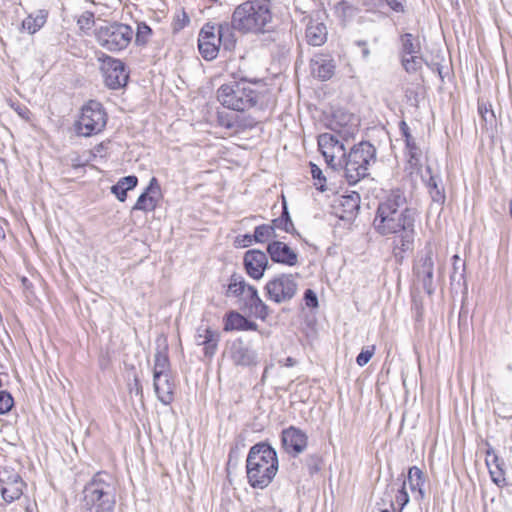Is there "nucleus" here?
<instances>
[{
  "label": "nucleus",
  "instance_id": "nucleus-1",
  "mask_svg": "<svg viewBox=\"0 0 512 512\" xmlns=\"http://www.w3.org/2000/svg\"><path fill=\"white\" fill-rule=\"evenodd\" d=\"M417 211L406 206L401 190H393L378 204L373 227L382 236L396 235V248L402 252L413 249Z\"/></svg>",
  "mask_w": 512,
  "mask_h": 512
},
{
  "label": "nucleus",
  "instance_id": "nucleus-2",
  "mask_svg": "<svg viewBox=\"0 0 512 512\" xmlns=\"http://www.w3.org/2000/svg\"><path fill=\"white\" fill-rule=\"evenodd\" d=\"M116 491V483L112 475L105 471L95 473L82 490L83 512H114Z\"/></svg>",
  "mask_w": 512,
  "mask_h": 512
},
{
  "label": "nucleus",
  "instance_id": "nucleus-3",
  "mask_svg": "<svg viewBox=\"0 0 512 512\" xmlns=\"http://www.w3.org/2000/svg\"><path fill=\"white\" fill-rule=\"evenodd\" d=\"M277 471L278 457L272 446L260 442L250 448L246 459V473L248 483L253 488H266L276 476Z\"/></svg>",
  "mask_w": 512,
  "mask_h": 512
},
{
  "label": "nucleus",
  "instance_id": "nucleus-4",
  "mask_svg": "<svg viewBox=\"0 0 512 512\" xmlns=\"http://www.w3.org/2000/svg\"><path fill=\"white\" fill-rule=\"evenodd\" d=\"M233 27L242 34L269 32L273 14L269 0H250L238 5L233 14Z\"/></svg>",
  "mask_w": 512,
  "mask_h": 512
},
{
  "label": "nucleus",
  "instance_id": "nucleus-5",
  "mask_svg": "<svg viewBox=\"0 0 512 512\" xmlns=\"http://www.w3.org/2000/svg\"><path fill=\"white\" fill-rule=\"evenodd\" d=\"M260 98V93L245 79L225 83L217 90L218 101L224 107L235 111L243 112L256 107Z\"/></svg>",
  "mask_w": 512,
  "mask_h": 512
},
{
  "label": "nucleus",
  "instance_id": "nucleus-6",
  "mask_svg": "<svg viewBox=\"0 0 512 512\" xmlns=\"http://www.w3.org/2000/svg\"><path fill=\"white\" fill-rule=\"evenodd\" d=\"M376 162V148L368 141L354 145L343 160L344 176L350 185L368 175L369 166Z\"/></svg>",
  "mask_w": 512,
  "mask_h": 512
},
{
  "label": "nucleus",
  "instance_id": "nucleus-7",
  "mask_svg": "<svg viewBox=\"0 0 512 512\" xmlns=\"http://www.w3.org/2000/svg\"><path fill=\"white\" fill-rule=\"evenodd\" d=\"M97 43L110 52H118L128 47L132 38V28L120 22H104L95 29Z\"/></svg>",
  "mask_w": 512,
  "mask_h": 512
},
{
  "label": "nucleus",
  "instance_id": "nucleus-8",
  "mask_svg": "<svg viewBox=\"0 0 512 512\" xmlns=\"http://www.w3.org/2000/svg\"><path fill=\"white\" fill-rule=\"evenodd\" d=\"M107 114L101 103L90 100L82 107L81 115L75 123L78 135L89 137L100 133L106 126Z\"/></svg>",
  "mask_w": 512,
  "mask_h": 512
},
{
  "label": "nucleus",
  "instance_id": "nucleus-9",
  "mask_svg": "<svg viewBox=\"0 0 512 512\" xmlns=\"http://www.w3.org/2000/svg\"><path fill=\"white\" fill-rule=\"evenodd\" d=\"M295 278V275L285 273L274 276L264 287L266 297L277 304L289 302L298 290Z\"/></svg>",
  "mask_w": 512,
  "mask_h": 512
},
{
  "label": "nucleus",
  "instance_id": "nucleus-10",
  "mask_svg": "<svg viewBox=\"0 0 512 512\" xmlns=\"http://www.w3.org/2000/svg\"><path fill=\"white\" fill-rule=\"evenodd\" d=\"M318 147L331 169L339 170L342 168L343 160L346 158V149L335 135L330 133L320 134Z\"/></svg>",
  "mask_w": 512,
  "mask_h": 512
},
{
  "label": "nucleus",
  "instance_id": "nucleus-11",
  "mask_svg": "<svg viewBox=\"0 0 512 512\" xmlns=\"http://www.w3.org/2000/svg\"><path fill=\"white\" fill-rule=\"evenodd\" d=\"M433 270V251L430 246H427L418 254L413 266V272L417 282L422 285L425 292L429 295H432L434 292Z\"/></svg>",
  "mask_w": 512,
  "mask_h": 512
},
{
  "label": "nucleus",
  "instance_id": "nucleus-12",
  "mask_svg": "<svg viewBox=\"0 0 512 512\" xmlns=\"http://www.w3.org/2000/svg\"><path fill=\"white\" fill-rule=\"evenodd\" d=\"M100 60L102 62L101 71L106 86L114 90L124 87L129 78L125 64L121 60L108 55H104Z\"/></svg>",
  "mask_w": 512,
  "mask_h": 512
},
{
  "label": "nucleus",
  "instance_id": "nucleus-13",
  "mask_svg": "<svg viewBox=\"0 0 512 512\" xmlns=\"http://www.w3.org/2000/svg\"><path fill=\"white\" fill-rule=\"evenodd\" d=\"M221 45L217 44L216 25L207 23L203 26L198 37V49L201 56L208 61L215 59Z\"/></svg>",
  "mask_w": 512,
  "mask_h": 512
},
{
  "label": "nucleus",
  "instance_id": "nucleus-14",
  "mask_svg": "<svg viewBox=\"0 0 512 512\" xmlns=\"http://www.w3.org/2000/svg\"><path fill=\"white\" fill-rule=\"evenodd\" d=\"M281 442L284 450L295 457L306 449L308 437L299 428L290 426L282 431Z\"/></svg>",
  "mask_w": 512,
  "mask_h": 512
},
{
  "label": "nucleus",
  "instance_id": "nucleus-15",
  "mask_svg": "<svg viewBox=\"0 0 512 512\" xmlns=\"http://www.w3.org/2000/svg\"><path fill=\"white\" fill-rule=\"evenodd\" d=\"M243 264L247 274L255 280L261 279L269 266L266 253L256 249L248 250L244 254Z\"/></svg>",
  "mask_w": 512,
  "mask_h": 512
},
{
  "label": "nucleus",
  "instance_id": "nucleus-16",
  "mask_svg": "<svg viewBox=\"0 0 512 512\" xmlns=\"http://www.w3.org/2000/svg\"><path fill=\"white\" fill-rule=\"evenodd\" d=\"M267 253L275 263L295 266L298 263V253L282 241L273 240L267 245Z\"/></svg>",
  "mask_w": 512,
  "mask_h": 512
},
{
  "label": "nucleus",
  "instance_id": "nucleus-17",
  "mask_svg": "<svg viewBox=\"0 0 512 512\" xmlns=\"http://www.w3.org/2000/svg\"><path fill=\"white\" fill-rule=\"evenodd\" d=\"M240 299L243 302L241 306L248 309L257 318L265 320L268 317L269 307L259 297L256 287L248 285Z\"/></svg>",
  "mask_w": 512,
  "mask_h": 512
},
{
  "label": "nucleus",
  "instance_id": "nucleus-18",
  "mask_svg": "<svg viewBox=\"0 0 512 512\" xmlns=\"http://www.w3.org/2000/svg\"><path fill=\"white\" fill-rule=\"evenodd\" d=\"M485 445L487 449L485 451V463L488 467L489 474L491 476V480L499 487H502L506 484V479L504 476V461L498 457L495 453L493 447L486 442Z\"/></svg>",
  "mask_w": 512,
  "mask_h": 512
},
{
  "label": "nucleus",
  "instance_id": "nucleus-19",
  "mask_svg": "<svg viewBox=\"0 0 512 512\" xmlns=\"http://www.w3.org/2000/svg\"><path fill=\"white\" fill-rule=\"evenodd\" d=\"M305 39L311 46H321L327 40V28L318 18L305 17Z\"/></svg>",
  "mask_w": 512,
  "mask_h": 512
},
{
  "label": "nucleus",
  "instance_id": "nucleus-20",
  "mask_svg": "<svg viewBox=\"0 0 512 512\" xmlns=\"http://www.w3.org/2000/svg\"><path fill=\"white\" fill-rule=\"evenodd\" d=\"M160 192V185L155 177H152L145 191L138 197L132 210L151 212L155 210L158 199L155 197Z\"/></svg>",
  "mask_w": 512,
  "mask_h": 512
},
{
  "label": "nucleus",
  "instance_id": "nucleus-21",
  "mask_svg": "<svg viewBox=\"0 0 512 512\" xmlns=\"http://www.w3.org/2000/svg\"><path fill=\"white\" fill-rule=\"evenodd\" d=\"M395 493L394 506L397 505V512H402L404 507L409 503L410 497L406 489L405 475L401 474L396 480L387 485L385 495L392 499L391 494Z\"/></svg>",
  "mask_w": 512,
  "mask_h": 512
},
{
  "label": "nucleus",
  "instance_id": "nucleus-22",
  "mask_svg": "<svg viewBox=\"0 0 512 512\" xmlns=\"http://www.w3.org/2000/svg\"><path fill=\"white\" fill-rule=\"evenodd\" d=\"M313 74L319 79L329 80L335 73V62L330 55L317 54L311 60Z\"/></svg>",
  "mask_w": 512,
  "mask_h": 512
},
{
  "label": "nucleus",
  "instance_id": "nucleus-23",
  "mask_svg": "<svg viewBox=\"0 0 512 512\" xmlns=\"http://www.w3.org/2000/svg\"><path fill=\"white\" fill-rule=\"evenodd\" d=\"M406 485L408 484L410 490L414 495V500L421 502L425 498L424 484L426 481L425 474L417 466H412L408 470L407 476H405Z\"/></svg>",
  "mask_w": 512,
  "mask_h": 512
},
{
  "label": "nucleus",
  "instance_id": "nucleus-24",
  "mask_svg": "<svg viewBox=\"0 0 512 512\" xmlns=\"http://www.w3.org/2000/svg\"><path fill=\"white\" fill-rule=\"evenodd\" d=\"M154 391L158 400L164 405H170L174 400L175 384L172 376L153 379Z\"/></svg>",
  "mask_w": 512,
  "mask_h": 512
},
{
  "label": "nucleus",
  "instance_id": "nucleus-25",
  "mask_svg": "<svg viewBox=\"0 0 512 512\" xmlns=\"http://www.w3.org/2000/svg\"><path fill=\"white\" fill-rule=\"evenodd\" d=\"M234 30L236 29L233 27V16L230 23L223 22L216 26L217 44H220L226 51H231L235 48L236 37Z\"/></svg>",
  "mask_w": 512,
  "mask_h": 512
},
{
  "label": "nucleus",
  "instance_id": "nucleus-26",
  "mask_svg": "<svg viewBox=\"0 0 512 512\" xmlns=\"http://www.w3.org/2000/svg\"><path fill=\"white\" fill-rule=\"evenodd\" d=\"M339 207L342 209L341 219L349 220L353 218L360 209V195L352 191L349 194L342 195L339 199Z\"/></svg>",
  "mask_w": 512,
  "mask_h": 512
},
{
  "label": "nucleus",
  "instance_id": "nucleus-27",
  "mask_svg": "<svg viewBox=\"0 0 512 512\" xmlns=\"http://www.w3.org/2000/svg\"><path fill=\"white\" fill-rule=\"evenodd\" d=\"M23 485V481L19 475H14L11 477V480L7 483H3L1 487V494L3 499L8 503L19 499L23 493Z\"/></svg>",
  "mask_w": 512,
  "mask_h": 512
},
{
  "label": "nucleus",
  "instance_id": "nucleus-28",
  "mask_svg": "<svg viewBox=\"0 0 512 512\" xmlns=\"http://www.w3.org/2000/svg\"><path fill=\"white\" fill-rule=\"evenodd\" d=\"M402 136L405 138L406 148L409 153V162L412 165H417L421 156V151L416 145L414 138L410 133V128L405 121H401L399 124Z\"/></svg>",
  "mask_w": 512,
  "mask_h": 512
},
{
  "label": "nucleus",
  "instance_id": "nucleus-29",
  "mask_svg": "<svg viewBox=\"0 0 512 512\" xmlns=\"http://www.w3.org/2000/svg\"><path fill=\"white\" fill-rule=\"evenodd\" d=\"M138 178L134 175L122 177L115 185L111 187V192L120 202H124L127 197V191L137 186Z\"/></svg>",
  "mask_w": 512,
  "mask_h": 512
},
{
  "label": "nucleus",
  "instance_id": "nucleus-30",
  "mask_svg": "<svg viewBox=\"0 0 512 512\" xmlns=\"http://www.w3.org/2000/svg\"><path fill=\"white\" fill-rule=\"evenodd\" d=\"M195 340L198 345L204 346V352H212L217 348L219 334L209 328L199 329Z\"/></svg>",
  "mask_w": 512,
  "mask_h": 512
},
{
  "label": "nucleus",
  "instance_id": "nucleus-31",
  "mask_svg": "<svg viewBox=\"0 0 512 512\" xmlns=\"http://www.w3.org/2000/svg\"><path fill=\"white\" fill-rule=\"evenodd\" d=\"M47 20V12L39 10L35 14L28 15L22 21V29L27 31L29 34H34L40 30Z\"/></svg>",
  "mask_w": 512,
  "mask_h": 512
},
{
  "label": "nucleus",
  "instance_id": "nucleus-32",
  "mask_svg": "<svg viewBox=\"0 0 512 512\" xmlns=\"http://www.w3.org/2000/svg\"><path fill=\"white\" fill-rule=\"evenodd\" d=\"M401 41V50L400 55H411V54H420L421 53V45L417 37H415L411 33H405L400 38Z\"/></svg>",
  "mask_w": 512,
  "mask_h": 512
},
{
  "label": "nucleus",
  "instance_id": "nucleus-33",
  "mask_svg": "<svg viewBox=\"0 0 512 512\" xmlns=\"http://www.w3.org/2000/svg\"><path fill=\"white\" fill-rule=\"evenodd\" d=\"M169 375H171V365L168 354H155L153 379Z\"/></svg>",
  "mask_w": 512,
  "mask_h": 512
},
{
  "label": "nucleus",
  "instance_id": "nucleus-34",
  "mask_svg": "<svg viewBox=\"0 0 512 512\" xmlns=\"http://www.w3.org/2000/svg\"><path fill=\"white\" fill-rule=\"evenodd\" d=\"M247 287L248 284L245 282L244 278L241 275L234 273L230 277L226 296L241 298Z\"/></svg>",
  "mask_w": 512,
  "mask_h": 512
},
{
  "label": "nucleus",
  "instance_id": "nucleus-35",
  "mask_svg": "<svg viewBox=\"0 0 512 512\" xmlns=\"http://www.w3.org/2000/svg\"><path fill=\"white\" fill-rule=\"evenodd\" d=\"M439 183L440 180L436 176L430 175V178L427 182V188L432 201L442 205L445 202L446 196L444 189L440 187Z\"/></svg>",
  "mask_w": 512,
  "mask_h": 512
},
{
  "label": "nucleus",
  "instance_id": "nucleus-36",
  "mask_svg": "<svg viewBox=\"0 0 512 512\" xmlns=\"http://www.w3.org/2000/svg\"><path fill=\"white\" fill-rule=\"evenodd\" d=\"M453 271L450 275L451 284L457 283L460 285L462 282L465 284V262H463L458 255L453 258Z\"/></svg>",
  "mask_w": 512,
  "mask_h": 512
},
{
  "label": "nucleus",
  "instance_id": "nucleus-37",
  "mask_svg": "<svg viewBox=\"0 0 512 512\" xmlns=\"http://www.w3.org/2000/svg\"><path fill=\"white\" fill-rule=\"evenodd\" d=\"M276 236L275 227L262 224L255 228L253 238L257 243H266Z\"/></svg>",
  "mask_w": 512,
  "mask_h": 512
},
{
  "label": "nucleus",
  "instance_id": "nucleus-38",
  "mask_svg": "<svg viewBox=\"0 0 512 512\" xmlns=\"http://www.w3.org/2000/svg\"><path fill=\"white\" fill-rule=\"evenodd\" d=\"M423 58L420 54L403 55L401 63L407 73H415L422 67Z\"/></svg>",
  "mask_w": 512,
  "mask_h": 512
},
{
  "label": "nucleus",
  "instance_id": "nucleus-39",
  "mask_svg": "<svg viewBox=\"0 0 512 512\" xmlns=\"http://www.w3.org/2000/svg\"><path fill=\"white\" fill-rule=\"evenodd\" d=\"M244 323H246V317L236 311H231L226 317L225 329L243 330Z\"/></svg>",
  "mask_w": 512,
  "mask_h": 512
},
{
  "label": "nucleus",
  "instance_id": "nucleus-40",
  "mask_svg": "<svg viewBox=\"0 0 512 512\" xmlns=\"http://www.w3.org/2000/svg\"><path fill=\"white\" fill-rule=\"evenodd\" d=\"M151 35H152V29L145 22L138 23L136 34H135V42L137 45H141V46L146 45L148 43Z\"/></svg>",
  "mask_w": 512,
  "mask_h": 512
},
{
  "label": "nucleus",
  "instance_id": "nucleus-41",
  "mask_svg": "<svg viewBox=\"0 0 512 512\" xmlns=\"http://www.w3.org/2000/svg\"><path fill=\"white\" fill-rule=\"evenodd\" d=\"M310 166H311V174H312L313 179L318 181L317 183H315L316 188L319 191L324 192L326 190V188H325L326 178L323 175L322 170L316 164L310 163Z\"/></svg>",
  "mask_w": 512,
  "mask_h": 512
},
{
  "label": "nucleus",
  "instance_id": "nucleus-42",
  "mask_svg": "<svg viewBox=\"0 0 512 512\" xmlns=\"http://www.w3.org/2000/svg\"><path fill=\"white\" fill-rule=\"evenodd\" d=\"M14 401L11 394L7 391H0V414L8 413L13 407Z\"/></svg>",
  "mask_w": 512,
  "mask_h": 512
},
{
  "label": "nucleus",
  "instance_id": "nucleus-43",
  "mask_svg": "<svg viewBox=\"0 0 512 512\" xmlns=\"http://www.w3.org/2000/svg\"><path fill=\"white\" fill-rule=\"evenodd\" d=\"M321 465L322 459L318 455H311L306 459V466L308 467L310 474H314L320 471Z\"/></svg>",
  "mask_w": 512,
  "mask_h": 512
},
{
  "label": "nucleus",
  "instance_id": "nucleus-44",
  "mask_svg": "<svg viewBox=\"0 0 512 512\" xmlns=\"http://www.w3.org/2000/svg\"><path fill=\"white\" fill-rule=\"evenodd\" d=\"M94 24V15L91 12H84L78 19V25L81 29H90Z\"/></svg>",
  "mask_w": 512,
  "mask_h": 512
},
{
  "label": "nucleus",
  "instance_id": "nucleus-45",
  "mask_svg": "<svg viewBox=\"0 0 512 512\" xmlns=\"http://www.w3.org/2000/svg\"><path fill=\"white\" fill-rule=\"evenodd\" d=\"M272 227L276 229L284 230L287 233L295 234V229L292 226H288V222H286L283 218L278 217L272 221Z\"/></svg>",
  "mask_w": 512,
  "mask_h": 512
},
{
  "label": "nucleus",
  "instance_id": "nucleus-46",
  "mask_svg": "<svg viewBox=\"0 0 512 512\" xmlns=\"http://www.w3.org/2000/svg\"><path fill=\"white\" fill-rule=\"evenodd\" d=\"M478 111H479V114L481 115L484 122L492 123L494 121V119H495L494 112H493V110L487 108L486 105L479 104Z\"/></svg>",
  "mask_w": 512,
  "mask_h": 512
},
{
  "label": "nucleus",
  "instance_id": "nucleus-47",
  "mask_svg": "<svg viewBox=\"0 0 512 512\" xmlns=\"http://www.w3.org/2000/svg\"><path fill=\"white\" fill-rule=\"evenodd\" d=\"M234 362L240 365H250L255 363L254 354H232Z\"/></svg>",
  "mask_w": 512,
  "mask_h": 512
},
{
  "label": "nucleus",
  "instance_id": "nucleus-48",
  "mask_svg": "<svg viewBox=\"0 0 512 512\" xmlns=\"http://www.w3.org/2000/svg\"><path fill=\"white\" fill-rule=\"evenodd\" d=\"M304 301L307 307L316 308L318 306V298L312 289H307L304 293Z\"/></svg>",
  "mask_w": 512,
  "mask_h": 512
},
{
  "label": "nucleus",
  "instance_id": "nucleus-49",
  "mask_svg": "<svg viewBox=\"0 0 512 512\" xmlns=\"http://www.w3.org/2000/svg\"><path fill=\"white\" fill-rule=\"evenodd\" d=\"M128 386H129V392L131 394L135 393V395H140V396L143 395L142 385H141L140 380L136 374L133 375V381L131 383H129Z\"/></svg>",
  "mask_w": 512,
  "mask_h": 512
},
{
  "label": "nucleus",
  "instance_id": "nucleus-50",
  "mask_svg": "<svg viewBox=\"0 0 512 512\" xmlns=\"http://www.w3.org/2000/svg\"><path fill=\"white\" fill-rule=\"evenodd\" d=\"M280 217L283 218L286 222H288V226L294 227V224H293L292 219L290 217V213L288 211V207H287V203H286L285 198H283L282 214H281Z\"/></svg>",
  "mask_w": 512,
  "mask_h": 512
},
{
  "label": "nucleus",
  "instance_id": "nucleus-51",
  "mask_svg": "<svg viewBox=\"0 0 512 512\" xmlns=\"http://www.w3.org/2000/svg\"><path fill=\"white\" fill-rule=\"evenodd\" d=\"M387 5L396 12H403L404 6L402 4V0H385Z\"/></svg>",
  "mask_w": 512,
  "mask_h": 512
},
{
  "label": "nucleus",
  "instance_id": "nucleus-52",
  "mask_svg": "<svg viewBox=\"0 0 512 512\" xmlns=\"http://www.w3.org/2000/svg\"><path fill=\"white\" fill-rule=\"evenodd\" d=\"M237 241L242 247H248V246L252 245L253 242H255V240L253 238V234L252 235L245 234L242 236L241 240L239 238H237Z\"/></svg>",
  "mask_w": 512,
  "mask_h": 512
},
{
  "label": "nucleus",
  "instance_id": "nucleus-53",
  "mask_svg": "<svg viewBox=\"0 0 512 512\" xmlns=\"http://www.w3.org/2000/svg\"><path fill=\"white\" fill-rule=\"evenodd\" d=\"M15 111L17 112V114L22 117L23 119H26L28 120L29 119V116H30V110L26 107V106H23V105H17L15 107Z\"/></svg>",
  "mask_w": 512,
  "mask_h": 512
},
{
  "label": "nucleus",
  "instance_id": "nucleus-54",
  "mask_svg": "<svg viewBox=\"0 0 512 512\" xmlns=\"http://www.w3.org/2000/svg\"><path fill=\"white\" fill-rule=\"evenodd\" d=\"M373 512H397L393 499H388V507H377Z\"/></svg>",
  "mask_w": 512,
  "mask_h": 512
},
{
  "label": "nucleus",
  "instance_id": "nucleus-55",
  "mask_svg": "<svg viewBox=\"0 0 512 512\" xmlns=\"http://www.w3.org/2000/svg\"><path fill=\"white\" fill-rule=\"evenodd\" d=\"M373 354H358L356 362L359 366L366 365L372 358Z\"/></svg>",
  "mask_w": 512,
  "mask_h": 512
},
{
  "label": "nucleus",
  "instance_id": "nucleus-56",
  "mask_svg": "<svg viewBox=\"0 0 512 512\" xmlns=\"http://www.w3.org/2000/svg\"><path fill=\"white\" fill-rule=\"evenodd\" d=\"M356 44L362 48L361 52H362V56L363 58H368L369 55H370V50L368 49L367 47V42L366 41H363V40H359L356 42Z\"/></svg>",
  "mask_w": 512,
  "mask_h": 512
},
{
  "label": "nucleus",
  "instance_id": "nucleus-57",
  "mask_svg": "<svg viewBox=\"0 0 512 512\" xmlns=\"http://www.w3.org/2000/svg\"><path fill=\"white\" fill-rule=\"evenodd\" d=\"M157 343H158L157 352H165L167 349L166 339L164 337H158Z\"/></svg>",
  "mask_w": 512,
  "mask_h": 512
},
{
  "label": "nucleus",
  "instance_id": "nucleus-58",
  "mask_svg": "<svg viewBox=\"0 0 512 512\" xmlns=\"http://www.w3.org/2000/svg\"><path fill=\"white\" fill-rule=\"evenodd\" d=\"M257 329V324L253 321H250L246 318V323H244V327H243V330L244 331H248V330H256Z\"/></svg>",
  "mask_w": 512,
  "mask_h": 512
},
{
  "label": "nucleus",
  "instance_id": "nucleus-59",
  "mask_svg": "<svg viewBox=\"0 0 512 512\" xmlns=\"http://www.w3.org/2000/svg\"><path fill=\"white\" fill-rule=\"evenodd\" d=\"M279 363H280V364H283V365H284V366H286V367H293L294 365H296V363H297V362H296V360H295L294 358H292V357H287V358L285 359V361H281V360H279Z\"/></svg>",
  "mask_w": 512,
  "mask_h": 512
},
{
  "label": "nucleus",
  "instance_id": "nucleus-60",
  "mask_svg": "<svg viewBox=\"0 0 512 512\" xmlns=\"http://www.w3.org/2000/svg\"><path fill=\"white\" fill-rule=\"evenodd\" d=\"M21 283L25 290H30L32 288V283L26 277L21 278Z\"/></svg>",
  "mask_w": 512,
  "mask_h": 512
},
{
  "label": "nucleus",
  "instance_id": "nucleus-61",
  "mask_svg": "<svg viewBox=\"0 0 512 512\" xmlns=\"http://www.w3.org/2000/svg\"><path fill=\"white\" fill-rule=\"evenodd\" d=\"M276 36H277V38H278V39H280V38H281V36H284V33H282V34H281V33L277 32V33H276Z\"/></svg>",
  "mask_w": 512,
  "mask_h": 512
},
{
  "label": "nucleus",
  "instance_id": "nucleus-62",
  "mask_svg": "<svg viewBox=\"0 0 512 512\" xmlns=\"http://www.w3.org/2000/svg\"><path fill=\"white\" fill-rule=\"evenodd\" d=\"M211 2H219L220 4H222V1L221 0H210Z\"/></svg>",
  "mask_w": 512,
  "mask_h": 512
},
{
  "label": "nucleus",
  "instance_id": "nucleus-63",
  "mask_svg": "<svg viewBox=\"0 0 512 512\" xmlns=\"http://www.w3.org/2000/svg\"><path fill=\"white\" fill-rule=\"evenodd\" d=\"M510 213H511V217H512V201H511V204H510Z\"/></svg>",
  "mask_w": 512,
  "mask_h": 512
},
{
  "label": "nucleus",
  "instance_id": "nucleus-64",
  "mask_svg": "<svg viewBox=\"0 0 512 512\" xmlns=\"http://www.w3.org/2000/svg\"><path fill=\"white\" fill-rule=\"evenodd\" d=\"M361 352H366V353H369L370 351L369 350H364L362 349Z\"/></svg>",
  "mask_w": 512,
  "mask_h": 512
}]
</instances>
